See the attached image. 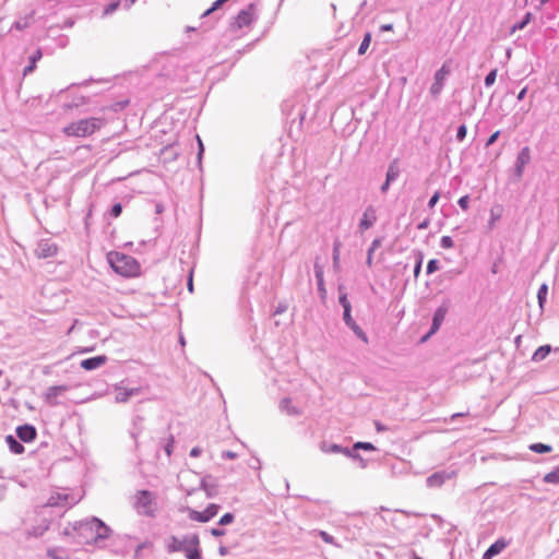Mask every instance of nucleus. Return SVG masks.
Returning a JSON list of instances; mask_svg holds the SVG:
<instances>
[{
	"instance_id": "nucleus-1",
	"label": "nucleus",
	"mask_w": 559,
	"mask_h": 559,
	"mask_svg": "<svg viewBox=\"0 0 559 559\" xmlns=\"http://www.w3.org/2000/svg\"><path fill=\"white\" fill-rule=\"evenodd\" d=\"M167 552H182L187 559H203L200 549V538L195 533L180 537L170 536L166 542Z\"/></svg>"
},
{
	"instance_id": "nucleus-2",
	"label": "nucleus",
	"mask_w": 559,
	"mask_h": 559,
	"mask_svg": "<svg viewBox=\"0 0 559 559\" xmlns=\"http://www.w3.org/2000/svg\"><path fill=\"white\" fill-rule=\"evenodd\" d=\"M104 124L103 118L91 117L71 122L62 129V132L67 136L86 138L102 129Z\"/></svg>"
},
{
	"instance_id": "nucleus-3",
	"label": "nucleus",
	"mask_w": 559,
	"mask_h": 559,
	"mask_svg": "<svg viewBox=\"0 0 559 559\" xmlns=\"http://www.w3.org/2000/svg\"><path fill=\"white\" fill-rule=\"evenodd\" d=\"M107 258L117 274L124 277H133L140 274V264L133 257L121 252H109Z\"/></svg>"
},
{
	"instance_id": "nucleus-4",
	"label": "nucleus",
	"mask_w": 559,
	"mask_h": 559,
	"mask_svg": "<svg viewBox=\"0 0 559 559\" xmlns=\"http://www.w3.org/2000/svg\"><path fill=\"white\" fill-rule=\"evenodd\" d=\"M133 508L140 515L154 516L157 510L155 493L150 490H139L133 497Z\"/></svg>"
},
{
	"instance_id": "nucleus-5",
	"label": "nucleus",
	"mask_w": 559,
	"mask_h": 559,
	"mask_svg": "<svg viewBox=\"0 0 559 559\" xmlns=\"http://www.w3.org/2000/svg\"><path fill=\"white\" fill-rule=\"evenodd\" d=\"M456 476L457 469L453 467L438 471L426 478V486L428 488H440L447 480L453 479Z\"/></svg>"
},
{
	"instance_id": "nucleus-6",
	"label": "nucleus",
	"mask_w": 559,
	"mask_h": 559,
	"mask_svg": "<svg viewBox=\"0 0 559 559\" xmlns=\"http://www.w3.org/2000/svg\"><path fill=\"white\" fill-rule=\"evenodd\" d=\"M83 526L95 534V540L108 538L111 532L110 528L97 518L87 520Z\"/></svg>"
},
{
	"instance_id": "nucleus-7",
	"label": "nucleus",
	"mask_w": 559,
	"mask_h": 559,
	"mask_svg": "<svg viewBox=\"0 0 559 559\" xmlns=\"http://www.w3.org/2000/svg\"><path fill=\"white\" fill-rule=\"evenodd\" d=\"M219 510V506L215 503H211L206 507V509L202 512L188 509L189 519L192 521L205 523L213 519Z\"/></svg>"
},
{
	"instance_id": "nucleus-8",
	"label": "nucleus",
	"mask_w": 559,
	"mask_h": 559,
	"mask_svg": "<svg viewBox=\"0 0 559 559\" xmlns=\"http://www.w3.org/2000/svg\"><path fill=\"white\" fill-rule=\"evenodd\" d=\"M58 248L55 242H52L49 239H41L38 241L36 249H35V255L38 259H47L51 258L57 254Z\"/></svg>"
},
{
	"instance_id": "nucleus-9",
	"label": "nucleus",
	"mask_w": 559,
	"mask_h": 559,
	"mask_svg": "<svg viewBox=\"0 0 559 559\" xmlns=\"http://www.w3.org/2000/svg\"><path fill=\"white\" fill-rule=\"evenodd\" d=\"M254 21V4H249L246 9L241 10L235 17L233 26L235 28H242L250 25Z\"/></svg>"
},
{
	"instance_id": "nucleus-10",
	"label": "nucleus",
	"mask_w": 559,
	"mask_h": 559,
	"mask_svg": "<svg viewBox=\"0 0 559 559\" xmlns=\"http://www.w3.org/2000/svg\"><path fill=\"white\" fill-rule=\"evenodd\" d=\"M448 310H449V307L445 304L441 305L440 307H438L436 309V311L433 313L430 331L426 336L423 337V341H426L430 335L435 334L440 329L442 322L445 319Z\"/></svg>"
},
{
	"instance_id": "nucleus-11",
	"label": "nucleus",
	"mask_w": 559,
	"mask_h": 559,
	"mask_svg": "<svg viewBox=\"0 0 559 559\" xmlns=\"http://www.w3.org/2000/svg\"><path fill=\"white\" fill-rule=\"evenodd\" d=\"M320 450L324 453H335V454L341 453V454H344L345 456L353 457V459L359 457V454L353 452L348 448H343L342 445L335 444V443L330 444L325 441L320 443Z\"/></svg>"
},
{
	"instance_id": "nucleus-12",
	"label": "nucleus",
	"mask_w": 559,
	"mask_h": 559,
	"mask_svg": "<svg viewBox=\"0 0 559 559\" xmlns=\"http://www.w3.org/2000/svg\"><path fill=\"white\" fill-rule=\"evenodd\" d=\"M530 160L531 152L530 148L525 146L520 151L515 160L514 173L518 179L522 178L524 168L530 163Z\"/></svg>"
},
{
	"instance_id": "nucleus-13",
	"label": "nucleus",
	"mask_w": 559,
	"mask_h": 559,
	"mask_svg": "<svg viewBox=\"0 0 559 559\" xmlns=\"http://www.w3.org/2000/svg\"><path fill=\"white\" fill-rule=\"evenodd\" d=\"M449 74V70H447L445 66H442L436 73L433 78V83L430 86V94L437 97L442 88L445 81L447 75Z\"/></svg>"
},
{
	"instance_id": "nucleus-14",
	"label": "nucleus",
	"mask_w": 559,
	"mask_h": 559,
	"mask_svg": "<svg viewBox=\"0 0 559 559\" xmlns=\"http://www.w3.org/2000/svg\"><path fill=\"white\" fill-rule=\"evenodd\" d=\"M67 390H68L67 385L49 386L44 394V400L48 405L56 406L59 403L58 397L60 395H62Z\"/></svg>"
},
{
	"instance_id": "nucleus-15",
	"label": "nucleus",
	"mask_w": 559,
	"mask_h": 559,
	"mask_svg": "<svg viewBox=\"0 0 559 559\" xmlns=\"http://www.w3.org/2000/svg\"><path fill=\"white\" fill-rule=\"evenodd\" d=\"M115 391H116L115 401L117 403H126L130 400V397H132L134 395H139L141 392V389L140 388L127 389V388H122L120 385H116Z\"/></svg>"
},
{
	"instance_id": "nucleus-16",
	"label": "nucleus",
	"mask_w": 559,
	"mask_h": 559,
	"mask_svg": "<svg viewBox=\"0 0 559 559\" xmlns=\"http://www.w3.org/2000/svg\"><path fill=\"white\" fill-rule=\"evenodd\" d=\"M16 435L23 442H31L35 440L37 431L34 426L25 424L16 428Z\"/></svg>"
},
{
	"instance_id": "nucleus-17",
	"label": "nucleus",
	"mask_w": 559,
	"mask_h": 559,
	"mask_svg": "<svg viewBox=\"0 0 559 559\" xmlns=\"http://www.w3.org/2000/svg\"><path fill=\"white\" fill-rule=\"evenodd\" d=\"M377 221V214H376V210L373 206H368L364 214H362V217L359 222V228L361 230H367L369 229Z\"/></svg>"
},
{
	"instance_id": "nucleus-18",
	"label": "nucleus",
	"mask_w": 559,
	"mask_h": 559,
	"mask_svg": "<svg viewBox=\"0 0 559 559\" xmlns=\"http://www.w3.org/2000/svg\"><path fill=\"white\" fill-rule=\"evenodd\" d=\"M278 407L282 413L288 416H300L302 414V411L299 407L293 405L289 397L282 399L280 401Z\"/></svg>"
},
{
	"instance_id": "nucleus-19",
	"label": "nucleus",
	"mask_w": 559,
	"mask_h": 559,
	"mask_svg": "<svg viewBox=\"0 0 559 559\" xmlns=\"http://www.w3.org/2000/svg\"><path fill=\"white\" fill-rule=\"evenodd\" d=\"M507 546H508V543L503 538L496 540L484 552L481 559H492L495 556L499 555Z\"/></svg>"
},
{
	"instance_id": "nucleus-20",
	"label": "nucleus",
	"mask_w": 559,
	"mask_h": 559,
	"mask_svg": "<svg viewBox=\"0 0 559 559\" xmlns=\"http://www.w3.org/2000/svg\"><path fill=\"white\" fill-rule=\"evenodd\" d=\"M106 361H107L106 356H104V355L95 356V357H91V358H86V359L82 360L81 367L85 370H94V369L102 367Z\"/></svg>"
},
{
	"instance_id": "nucleus-21",
	"label": "nucleus",
	"mask_w": 559,
	"mask_h": 559,
	"mask_svg": "<svg viewBox=\"0 0 559 559\" xmlns=\"http://www.w3.org/2000/svg\"><path fill=\"white\" fill-rule=\"evenodd\" d=\"M313 269H314V275L317 278V283H318V289L322 295H324L325 287H324V280H323V266L318 261H316Z\"/></svg>"
},
{
	"instance_id": "nucleus-22",
	"label": "nucleus",
	"mask_w": 559,
	"mask_h": 559,
	"mask_svg": "<svg viewBox=\"0 0 559 559\" xmlns=\"http://www.w3.org/2000/svg\"><path fill=\"white\" fill-rule=\"evenodd\" d=\"M7 444L10 451L14 454H21L24 452V445L21 444L13 436L9 435L5 438Z\"/></svg>"
},
{
	"instance_id": "nucleus-23",
	"label": "nucleus",
	"mask_w": 559,
	"mask_h": 559,
	"mask_svg": "<svg viewBox=\"0 0 559 559\" xmlns=\"http://www.w3.org/2000/svg\"><path fill=\"white\" fill-rule=\"evenodd\" d=\"M400 176V168H399V165H397V160H393L389 164V167H388V170H386V175H385V180H388L389 182H393L395 181Z\"/></svg>"
},
{
	"instance_id": "nucleus-24",
	"label": "nucleus",
	"mask_w": 559,
	"mask_h": 559,
	"mask_svg": "<svg viewBox=\"0 0 559 559\" xmlns=\"http://www.w3.org/2000/svg\"><path fill=\"white\" fill-rule=\"evenodd\" d=\"M550 350L551 347L549 345H543L535 350V353L532 356V359L534 361H542L547 357Z\"/></svg>"
},
{
	"instance_id": "nucleus-25",
	"label": "nucleus",
	"mask_w": 559,
	"mask_h": 559,
	"mask_svg": "<svg viewBox=\"0 0 559 559\" xmlns=\"http://www.w3.org/2000/svg\"><path fill=\"white\" fill-rule=\"evenodd\" d=\"M547 294H548V286H547V284H542L539 286V288H538V292H537L538 306H539L542 311L544 310V305L546 302Z\"/></svg>"
},
{
	"instance_id": "nucleus-26",
	"label": "nucleus",
	"mask_w": 559,
	"mask_h": 559,
	"mask_svg": "<svg viewBox=\"0 0 559 559\" xmlns=\"http://www.w3.org/2000/svg\"><path fill=\"white\" fill-rule=\"evenodd\" d=\"M32 15L33 14H29L27 16L21 17L20 20H17L13 24L12 27L17 29V31H23V29L27 28L32 24Z\"/></svg>"
},
{
	"instance_id": "nucleus-27",
	"label": "nucleus",
	"mask_w": 559,
	"mask_h": 559,
	"mask_svg": "<svg viewBox=\"0 0 559 559\" xmlns=\"http://www.w3.org/2000/svg\"><path fill=\"white\" fill-rule=\"evenodd\" d=\"M41 58V51L38 49L36 52L31 57V63L24 68V75L31 73L35 69L36 62Z\"/></svg>"
},
{
	"instance_id": "nucleus-28",
	"label": "nucleus",
	"mask_w": 559,
	"mask_h": 559,
	"mask_svg": "<svg viewBox=\"0 0 559 559\" xmlns=\"http://www.w3.org/2000/svg\"><path fill=\"white\" fill-rule=\"evenodd\" d=\"M340 249H341V242L335 241L333 246V267L335 270L340 269Z\"/></svg>"
},
{
	"instance_id": "nucleus-29",
	"label": "nucleus",
	"mask_w": 559,
	"mask_h": 559,
	"mask_svg": "<svg viewBox=\"0 0 559 559\" xmlns=\"http://www.w3.org/2000/svg\"><path fill=\"white\" fill-rule=\"evenodd\" d=\"M530 450L535 453H548L551 451V447L544 443H533L530 445Z\"/></svg>"
},
{
	"instance_id": "nucleus-30",
	"label": "nucleus",
	"mask_w": 559,
	"mask_h": 559,
	"mask_svg": "<svg viewBox=\"0 0 559 559\" xmlns=\"http://www.w3.org/2000/svg\"><path fill=\"white\" fill-rule=\"evenodd\" d=\"M544 481L548 484H558L559 483V471L555 468L554 471L547 473L544 476Z\"/></svg>"
},
{
	"instance_id": "nucleus-31",
	"label": "nucleus",
	"mask_w": 559,
	"mask_h": 559,
	"mask_svg": "<svg viewBox=\"0 0 559 559\" xmlns=\"http://www.w3.org/2000/svg\"><path fill=\"white\" fill-rule=\"evenodd\" d=\"M370 43H371V34L370 33H366L364 38H362V40H361V43H360V46L358 48V53L359 55H364L367 51Z\"/></svg>"
},
{
	"instance_id": "nucleus-32",
	"label": "nucleus",
	"mask_w": 559,
	"mask_h": 559,
	"mask_svg": "<svg viewBox=\"0 0 559 559\" xmlns=\"http://www.w3.org/2000/svg\"><path fill=\"white\" fill-rule=\"evenodd\" d=\"M531 17H532V14L528 12L525 14L524 19L518 23H515L512 28H511V32L514 33L515 31H520V29H523L531 21Z\"/></svg>"
},
{
	"instance_id": "nucleus-33",
	"label": "nucleus",
	"mask_w": 559,
	"mask_h": 559,
	"mask_svg": "<svg viewBox=\"0 0 559 559\" xmlns=\"http://www.w3.org/2000/svg\"><path fill=\"white\" fill-rule=\"evenodd\" d=\"M350 330L355 333V335L361 340L364 343H368L369 340H368V336L367 334L364 332V330L358 325V324H355L354 326L350 328Z\"/></svg>"
},
{
	"instance_id": "nucleus-34",
	"label": "nucleus",
	"mask_w": 559,
	"mask_h": 559,
	"mask_svg": "<svg viewBox=\"0 0 559 559\" xmlns=\"http://www.w3.org/2000/svg\"><path fill=\"white\" fill-rule=\"evenodd\" d=\"M501 216V207H492L490 210V221H489V227H492L495 223L500 218Z\"/></svg>"
},
{
	"instance_id": "nucleus-35",
	"label": "nucleus",
	"mask_w": 559,
	"mask_h": 559,
	"mask_svg": "<svg viewBox=\"0 0 559 559\" xmlns=\"http://www.w3.org/2000/svg\"><path fill=\"white\" fill-rule=\"evenodd\" d=\"M360 449L361 450H367V451L376 450V448H374V445L372 443L359 441V442H356L354 444V448H353L352 451L354 452L355 450H360Z\"/></svg>"
},
{
	"instance_id": "nucleus-36",
	"label": "nucleus",
	"mask_w": 559,
	"mask_h": 559,
	"mask_svg": "<svg viewBox=\"0 0 559 559\" xmlns=\"http://www.w3.org/2000/svg\"><path fill=\"white\" fill-rule=\"evenodd\" d=\"M497 72H498V70H497V69H492V70H491V71L486 75V78H485V85H486L487 87H490V86L495 83V81H496V79H497Z\"/></svg>"
},
{
	"instance_id": "nucleus-37",
	"label": "nucleus",
	"mask_w": 559,
	"mask_h": 559,
	"mask_svg": "<svg viewBox=\"0 0 559 559\" xmlns=\"http://www.w3.org/2000/svg\"><path fill=\"white\" fill-rule=\"evenodd\" d=\"M440 246L443 249H451L454 246L453 239L450 236H442L440 239Z\"/></svg>"
},
{
	"instance_id": "nucleus-38",
	"label": "nucleus",
	"mask_w": 559,
	"mask_h": 559,
	"mask_svg": "<svg viewBox=\"0 0 559 559\" xmlns=\"http://www.w3.org/2000/svg\"><path fill=\"white\" fill-rule=\"evenodd\" d=\"M380 245V240L374 239L371 243V247L368 250L367 264L371 265L372 263V254H374V249Z\"/></svg>"
},
{
	"instance_id": "nucleus-39",
	"label": "nucleus",
	"mask_w": 559,
	"mask_h": 559,
	"mask_svg": "<svg viewBox=\"0 0 559 559\" xmlns=\"http://www.w3.org/2000/svg\"><path fill=\"white\" fill-rule=\"evenodd\" d=\"M318 535L322 538L323 542L331 545H336L335 539L332 535L326 533L325 531H319Z\"/></svg>"
},
{
	"instance_id": "nucleus-40",
	"label": "nucleus",
	"mask_w": 559,
	"mask_h": 559,
	"mask_svg": "<svg viewBox=\"0 0 559 559\" xmlns=\"http://www.w3.org/2000/svg\"><path fill=\"white\" fill-rule=\"evenodd\" d=\"M120 5V1H114L111 3H109L105 10H104V15H109V14H112Z\"/></svg>"
},
{
	"instance_id": "nucleus-41",
	"label": "nucleus",
	"mask_w": 559,
	"mask_h": 559,
	"mask_svg": "<svg viewBox=\"0 0 559 559\" xmlns=\"http://www.w3.org/2000/svg\"><path fill=\"white\" fill-rule=\"evenodd\" d=\"M437 270H439V261L431 259L427 264V274H432Z\"/></svg>"
},
{
	"instance_id": "nucleus-42",
	"label": "nucleus",
	"mask_w": 559,
	"mask_h": 559,
	"mask_svg": "<svg viewBox=\"0 0 559 559\" xmlns=\"http://www.w3.org/2000/svg\"><path fill=\"white\" fill-rule=\"evenodd\" d=\"M466 133H467V128L465 124H461L459 128H457V131H456V140L459 142H462L465 136H466Z\"/></svg>"
},
{
	"instance_id": "nucleus-43",
	"label": "nucleus",
	"mask_w": 559,
	"mask_h": 559,
	"mask_svg": "<svg viewBox=\"0 0 559 559\" xmlns=\"http://www.w3.org/2000/svg\"><path fill=\"white\" fill-rule=\"evenodd\" d=\"M235 516L233 513H225L221 519L218 524L219 525H227L230 524L234 521Z\"/></svg>"
},
{
	"instance_id": "nucleus-44",
	"label": "nucleus",
	"mask_w": 559,
	"mask_h": 559,
	"mask_svg": "<svg viewBox=\"0 0 559 559\" xmlns=\"http://www.w3.org/2000/svg\"><path fill=\"white\" fill-rule=\"evenodd\" d=\"M468 203H469V197L468 195H463L457 201L459 206L462 210H464V211H466L468 209Z\"/></svg>"
},
{
	"instance_id": "nucleus-45",
	"label": "nucleus",
	"mask_w": 559,
	"mask_h": 559,
	"mask_svg": "<svg viewBox=\"0 0 559 559\" xmlns=\"http://www.w3.org/2000/svg\"><path fill=\"white\" fill-rule=\"evenodd\" d=\"M122 212V206L120 203H115L111 207L110 214L112 217H118Z\"/></svg>"
},
{
	"instance_id": "nucleus-46",
	"label": "nucleus",
	"mask_w": 559,
	"mask_h": 559,
	"mask_svg": "<svg viewBox=\"0 0 559 559\" xmlns=\"http://www.w3.org/2000/svg\"><path fill=\"white\" fill-rule=\"evenodd\" d=\"M338 301H340L341 306L343 307V310H345V307L352 308V305H350L349 300L347 299L346 294H341Z\"/></svg>"
},
{
	"instance_id": "nucleus-47",
	"label": "nucleus",
	"mask_w": 559,
	"mask_h": 559,
	"mask_svg": "<svg viewBox=\"0 0 559 559\" xmlns=\"http://www.w3.org/2000/svg\"><path fill=\"white\" fill-rule=\"evenodd\" d=\"M440 199V193L437 191L433 193V195L430 198L429 202H428V207L429 209H432L437 202L439 201Z\"/></svg>"
},
{
	"instance_id": "nucleus-48",
	"label": "nucleus",
	"mask_w": 559,
	"mask_h": 559,
	"mask_svg": "<svg viewBox=\"0 0 559 559\" xmlns=\"http://www.w3.org/2000/svg\"><path fill=\"white\" fill-rule=\"evenodd\" d=\"M499 134H500V131H496L495 133H492V134L488 138V140H487V142H486V146H490V145H492V144L498 140Z\"/></svg>"
},
{
	"instance_id": "nucleus-49",
	"label": "nucleus",
	"mask_w": 559,
	"mask_h": 559,
	"mask_svg": "<svg viewBox=\"0 0 559 559\" xmlns=\"http://www.w3.org/2000/svg\"><path fill=\"white\" fill-rule=\"evenodd\" d=\"M222 457L223 459H228V460H235L238 457V454L236 452H233V451H224L222 453Z\"/></svg>"
},
{
	"instance_id": "nucleus-50",
	"label": "nucleus",
	"mask_w": 559,
	"mask_h": 559,
	"mask_svg": "<svg viewBox=\"0 0 559 559\" xmlns=\"http://www.w3.org/2000/svg\"><path fill=\"white\" fill-rule=\"evenodd\" d=\"M225 533H226V532H225V530H223V528L214 527V528H212V530H211V534H212L213 536H215V537L223 536V535H225Z\"/></svg>"
},
{
	"instance_id": "nucleus-51",
	"label": "nucleus",
	"mask_w": 559,
	"mask_h": 559,
	"mask_svg": "<svg viewBox=\"0 0 559 559\" xmlns=\"http://www.w3.org/2000/svg\"><path fill=\"white\" fill-rule=\"evenodd\" d=\"M350 312H352V308L345 307V310H343V320H344V322L349 321L350 319H353Z\"/></svg>"
},
{
	"instance_id": "nucleus-52",
	"label": "nucleus",
	"mask_w": 559,
	"mask_h": 559,
	"mask_svg": "<svg viewBox=\"0 0 559 559\" xmlns=\"http://www.w3.org/2000/svg\"><path fill=\"white\" fill-rule=\"evenodd\" d=\"M201 453H202V449H201V448H199V447H194V448H192V449H191V451H190V456H191V457H198V456H200V455H201Z\"/></svg>"
},
{
	"instance_id": "nucleus-53",
	"label": "nucleus",
	"mask_w": 559,
	"mask_h": 559,
	"mask_svg": "<svg viewBox=\"0 0 559 559\" xmlns=\"http://www.w3.org/2000/svg\"><path fill=\"white\" fill-rule=\"evenodd\" d=\"M421 270V259H419L414 267V275L417 277Z\"/></svg>"
},
{
	"instance_id": "nucleus-54",
	"label": "nucleus",
	"mask_w": 559,
	"mask_h": 559,
	"mask_svg": "<svg viewBox=\"0 0 559 559\" xmlns=\"http://www.w3.org/2000/svg\"><path fill=\"white\" fill-rule=\"evenodd\" d=\"M390 185H391V182H389L388 180H385V181L382 183V186L380 187V191H381L382 193H386V192H388V190H389V188H390Z\"/></svg>"
},
{
	"instance_id": "nucleus-55",
	"label": "nucleus",
	"mask_w": 559,
	"mask_h": 559,
	"mask_svg": "<svg viewBox=\"0 0 559 559\" xmlns=\"http://www.w3.org/2000/svg\"><path fill=\"white\" fill-rule=\"evenodd\" d=\"M393 29V25L392 24H383L380 26V31L381 32H390Z\"/></svg>"
},
{
	"instance_id": "nucleus-56",
	"label": "nucleus",
	"mask_w": 559,
	"mask_h": 559,
	"mask_svg": "<svg viewBox=\"0 0 559 559\" xmlns=\"http://www.w3.org/2000/svg\"><path fill=\"white\" fill-rule=\"evenodd\" d=\"M526 92H527V87L522 88V90L520 91V93L518 94V97H516V98H518L519 100L524 99V97H525V95H526Z\"/></svg>"
},
{
	"instance_id": "nucleus-57",
	"label": "nucleus",
	"mask_w": 559,
	"mask_h": 559,
	"mask_svg": "<svg viewBox=\"0 0 559 559\" xmlns=\"http://www.w3.org/2000/svg\"><path fill=\"white\" fill-rule=\"evenodd\" d=\"M429 226V219H425L418 224V229H426Z\"/></svg>"
},
{
	"instance_id": "nucleus-58",
	"label": "nucleus",
	"mask_w": 559,
	"mask_h": 559,
	"mask_svg": "<svg viewBox=\"0 0 559 559\" xmlns=\"http://www.w3.org/2000/svg\"><path fill=\"white\" fill-rule=\"evenodd\" d=\"M197 139H198V142H199V158H201L203 150H204L203 148V143H202V141H201V139L199 136H197Z\"/></svg>"
},
{
	"instance_id": "nucleus-59",
	"label": "nucleus",
	"mask_w": 559,
	"mask_h": 559,
	"mask_svg": "<svg viewBox=\"0 0 559 559\" xmlns=\"http://www.w3.org/2000/svg\"><path fill=\"white\" fill-rule=\"evenodd\" d=\"M218 552H219V555H221V556H225V555H227L228 550H227V548H226V547L221 546V547L218 548Z\"/></svg>"
},
{
	"instance_id": "nucleus-60",
	"label": "nucleus",
	"mask_w": 559,
	"mask_h": 559,
	"mask_svg": "<svg viewBox=\"0 0 559 559\" xmlns=\"http://www.w3.org/2000/svg\"><path fill=\"white\" fill-rule=\"evenodd\" d=\"M466 415H468V413H455V414H453L451 416V419L453 420V419H455L457 417H463V416H466Z\"/></svg>"
},
{
	"instance_id": "nucleus-61",
	"label": "nucleus",
	"mask_w": 559,
	"mask_h": 559,
	"mask_svg": "<svg viewBox=\"0 0 559 559\" xmlns=\"http://www.w3.org/2000/svg\"><path fill=\"white\" fill-rule=\"evenodd\" d=\"M213 12H215L214 10H212V7L209 8L206 11L203 12L202 14V17H206L209 16L210 14H212Z\"/></svg>"
},
{
	"instance_id": "nucleus-62",
	"label": "nucleus",
	"mask_w": 559,
	"mask_h": 559,
	"mask_svg": "<svg viewBox=\"0 0 559 559\" xmlns=\"http://www.w3.org/2000/svg\"><path fill=\"white\" fill-rule=\"evenodd\" d=\"M376 428H377V430H378V431H384V430L386 429V428H385L382 424H380V423H376Z\"/></svg>"
},
{
	"instance_id": "nucleus-63",
	"label": "nucleus",
	"mask_w": 559,
	"mask_h": 559,
	"mask_svg": "<svg viewBox=\"0 0 559 559\" xmlns=\"http://www.w3.org/2000/svg\"><path fill=\"white\" fill-rule=\"evenodd\" d=\"M48 556L51 558V559H61L60 557L56 556L55 555V551L53 550H48Z\"/></svg>"
},
{
	"instance_id": "nucleus-64",
	"label": "nucleus",
	"mask_w": 559,
	"mask_h": 559,
	"mask_svg": "<svg viewBox=\"0 0 559 559\" xmlns=\"http://www.w3.org/2000/svg\"><path fill=\"white\" fill-rule=\"evenodd\" d=\"M345 324L350 329L352 326H354L357 323L354 321V319H350L349 321H346Z\"/></svg>"
}]
</instances>
